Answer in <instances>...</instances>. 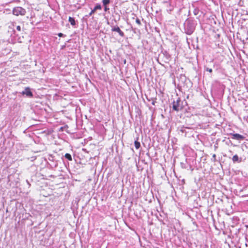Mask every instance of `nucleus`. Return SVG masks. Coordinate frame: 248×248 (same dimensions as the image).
Returning <instances> with one entry per match:
<instances>
[{"label":"nucleus","mask_w":248,"mask_h":248,"mask_svg":"<svg viewBox=\"0 0 248 248\" xmlns=\"http://www.w3.org/2000/svg\"><path fill=\"white\" fill-rule=\"evenodd\" d=\"M68 21L70 23L71 25L73 26L76 25V23L74 18L70 16L69 17Z\"/></svg>","instance_id":"9"},{"label":"nucleus","mask_w":248,"mask_h":248,"mask_svg":"<svg viewBox=\"0 0 248 248\" xmlns=\"http://www.w3.org/2000/svg\"><path fill=\"white\" fill-rule=\"evenodd\" d=\"M58 36H59V37H63V36H65V35H64V34H63V33H58Z\"/></svg>","instance_id":"21"},{"label":"nucleus","mask_w":248,"mask_h":248,"mask_svg":"<svg viewBox=\"0 0 248 248\" xmlns=\"http://www.w3.org/2000/svg\"><path fill=\"white\" fill-rule=\"evenodd\" d=\"M136 22L139 24V25H140L141 24V22H140V20L139 19V18H137L136 20Z\"/></svg>","instance_id":"19"},{"label":"nucleus","mask_w":248,"mask_h":248,"mask_svg":"<svg viewBox=\"0 0 248 248\" xmlns=\"http://www.w3.org/2000/svg\"><path fill=\"white\" fill-rule=\"evenodd\" d=\"M162 55L164 58V62H168L170 61V55L166 51H164L162 52Z\"/></svg>","instance_id":"7"},{"label":"nucleus","mask_w":248,"mask_h":248,"mask_svg":"<svg viewBox=\"0 0 248 248\" xmlns=\"http://www.w3.org/2000/svg\"><path fill=\"white\" fill-rule=\"evenodd\" d=\"M134 144H135V148L137 149H139L140 147V142L138 141H137V140L135 141Z\"/></svg>","instance_id":"12"},{"label":"nucleus","mask_w":248,"mask_h":248,"mask_svg":"<svg viewBox=\"0 0 248 248\" xmlns=\"http://www.w3.org/2000/svg\"><path fill=\"white\" fill-rule=\"evenodd\" d=\"M205 70H206V71H208V72H209L210 73H212V71H213V70H212V69L211 68H208V67H206L205 68Z\"/></svg>","instance_id":"18"},{"label":"nucleus","mask_w":248,"mask_h":248,"mask_svg":"<svg viewBox=\"0 0 248 248\" xmlns=\"http://www.w3.org/2000/svg\"><path fill=\"white\" fill-rule=\"evenodd\" d=\"M23 95H26L27 97H32L33 93L29 87H26L25 90L21 93Z\"/></svg>","instance_id":"5"},{"label":"nucleus","mask_w":248,"mask_h":248,"mask_svg":"<svg viewBox=\"0 0 248 248\" xmlns=\"http://www.w3.org/2000/svg\"><path fill=\"white\" fill-rule=\"evenodd\" d=\"M214 147H215V150H216V149H217V146H216V145H215V146H214Z\"/></svg>","instance_id":"23"},{"label":"nucleus","mask_w":248,"mask_h":248,"mask_svg":"<svg viewBox=\"0 0 248 248\" xmlns=\"http://www.w3.org/2000/svg\"><path fill=\"white\" fill-rule=\"evenodd\" d=\"M180 102L181 99L180 98H178L176 101L174 100L173 101L172 104L173 110L178 112L183 109V106L180 104Z\"/></svg>","instance_id":"2"},{"label":"nucleus","mask_w":248,"mask_h":248,"mask_svg":"<svg viewBox=\"0 0 248 248\" xmlns=\"http://www.w3.org/2000/svg\"><path fill=\"white\" fill-rule=\"evenodd\" d=\"M111 31H112L117 32L121 37H124V32L120 30V28L118 26L112 27Z\"/></svg>","instance_id":"6"},{"label":"nucleus","mask_w":248,"mask_h":248,"mask_svg":"<svg viewBox=\"0 0 248 248\" xmlns=\"http://www.w3.org/2000/svg\"><path fill=\"white\" fill-rule=\"evenodd\" d=\"M155 103H156V101H155V100H153V101H152V104L153 105H155Z\"/></svg>","instance_id":"22"},{"label":"nucleus","mask_w":248,"mask_h":248,"mask_svg":"<svg viewBox=\"0 0 248 248\" xmlns=\"http://www.w3.org/2000/svg\"><path fill=\"white\" fill-rule=\"evenodd\" d=\"M181 131H182V132H184V130L183 129H182L181 130Z\"/></svg>","instance_id":"24"},{"label":"nucleus","mask_w":248,"mask_h":248,"mask_svg":"<svg viewBox=\"0 0 248 248\" xmlns=\"http://www.w3.org/2000/svg\"><path fill=\"white\" fill-rule=\"evenodd\" d=\"M231 138L233 140H235L239 141H242L245 140V137L243 135H240L238 133H231L230 134Z\"/></svg>","instance_id":"4"},{"label":"nucleus","mask_w":248,"mask_h":248,"mask_svg":"<svg viewBox=\"0 0 248 248\" xmlns=\"http://www.w3.org/2000/svg\"><path fill=\"white\" fill-rule=\"evenodd\" d=\"M26 13V10L21 7H16L13 10V14L16 16H24Z\"/></svg>","instance_id":"3"},{"label":"nucleus","mask_w":248,"mask_h":248,"mask_svg":"<svg viewBox=\"0 0 248 248\" xmlns=\"http://www.w3.org/2000/svg\"><path fill=\"white\" fill-rule=\"evenodd\" d=\"M95 11H96L95 10H94V9H93V10L91 11V12L89 13V16H91L92 15H93L94 13V12H95Z\"/></svg>","instance_id":"17"},{"label":"nucleus","mask_w":248,"mask_h":248,"mask_svg":"<svg viewBox=\"0 0 248 248\" xmlns=\"http://www.w3.org/2000/svg\"><path fill=\"white\" fill-rule=\"evenodd\" d=\"M199 12H200V10L197 8H195L193 10V13H194V15H195V16L198 15L199 13Z\"/></svg>","instance_id":"14"},{"label":"nucleus","mask_w":248,"mask_h":248,"mask_svg":"<svg viewBox=\"0 0 248 248\" xmlns=\"http://www.w3.org/2000/svg\"><path fill=\"white\" fill-rule=\"evenodd\" d=\"M181 165H182V167H183V166H184L183 163H181Z\"/></svg>","instance_id":"26"},{"label":"nucleus","mask_w":248,"mask_h":248,"mask_svg":"<svg viewBox=\"0 0 248 248\" xmlns=\"http://www.w3.org/2000/svg\"><path fill=\"white\" fill-rule=\"evenodd\" d=\"M64 156L68 160H69V161H72V156H71V155L70 154H68V153L65 154Z\"/></svg>","instance_id":"10"},{"label":"nucleus","mask_w":248,"mask_h":248,"mask_svg":"<svg viewBox=\"0 0 248 248\" xmlns=\"http://www.w3.org/2000/svg\"><path fill=\"white\" fill-rule=\"evenodd\" d=\"M181 165H182V167H183V166H184L183 163H181Z\"/></svg>","instance_id":"25"},{"label":"nucleus","mask_w":248,"mask_h":248,"mask_svg":"<svg viewBox=\"0 0 248 248\" xmlns=\"http://www.w3.org/2000/svg\"><path fill=\"white\" fill-rule=\"evenodd\" d=\"M232 160L233 163H240L242 161V158L239 157V156L237 155H235L233 156L232 158Z\"/></svg>","instance_id":"8"},{"label":"nucleus","mask_w":248,"mask_h":248,"mask_svg":"<svg viewBox=\"0 0 248 248\" xmlns=\"http://www.w3.org/2000/svg\"><path fill=\"white\" fill-rule=\"evenodd\" d=\"M104 7V11L105 12H107V11H108L109 10V8H108V7L107 6H103Z\"/></svg>","instance_id":"16"},{"label":"nucleus","mask_w":248,"mask_h":248,"mask_svg":"<svg viewBox=\"0 0 248 248\" xmlns=\"http://www.w3.org/2000/svg\"><path fill=\"white\" fill-rule=\"evenodd\" d=\"M184 25L185 33L191 35L195 30L197 23L194 19L188 18L185 21Z\"/></svg>","instance_id":"1"},{"label":"nucleus","mask_w":248,"mask_h":248,"mask_svg":"<svg viewBox=\"0 0 248 248\" xmlns=\"http://www.w3.org/2000/svg\"><path fill=\"white\" fill-rule=\"evenodd\" d=\"M211 161L213 162H216L217 161L216 154L213 155L212 158H211Z\"/></svg>","instance_id":"15"},{"label":"nucleus","mask_w":248,"mask_h":248,"mask_svg":"<svg viewBox=\"0 0 248 248\" xmlns=\"http://www.w3.org/2000/svg\"><path fill=\"white\" fill-rule=\"evenodd\" d=\"M102 9V7L101 5L99 3L96 4L93 9L95 11L97 10H101Z\"/></svg>","instance_id":"13"},{"label":"nucleus","mask_w":248,"mask_h":248,"mask_svg":"<svg viewBox=\"0 0 248 248\" xmlns=\"http://www.w3.org/2000/svg\"><path fill=\"white\" fill-rule=\"evenodd\" d=\"M110 2V0H102V3L103 6H107Z\"/></svg>","instance_id":"11"},{"label":"nucleus","mask_w":248,"mask_h":248,"mask_svg":"<svg viewBox=\"0 0 248 248\" xmlns=\"http://www.w3.org/2000/svg\"><path fill=\"white\" fill-rule=\"evenodd\" d=\"M16 29L18 31H21V27L20 26H17Z\"/></svg>","instance_id":"20"}]
</instances>
